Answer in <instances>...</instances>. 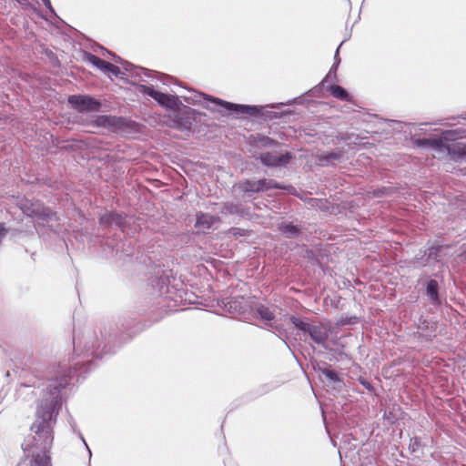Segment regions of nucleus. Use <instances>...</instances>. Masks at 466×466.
I'll return each mask as SVG.
<instances>
[{
	"label": "nucleus",
	"instance_id": "9b49d317",
	"mask_svg": "<svg viewBox=\"0 0 466 466\" xmlns=\"http://www.w3.org/2000/svg\"><path fill=\"white\" fill-rule=\"evenodd\" d=\"M257 312L259 317L266 321L267 324H270V322L274 319L275 315L273 311H271L268 307L259 306L257 309Z\"/></svg>",
	"mask_w": 466,
	"mask_h": 466
},
{
	"label": "nucleus",
	"instance_id": "9d476101",
	"mask_svg": "<svg viewBox=\"0 0 466 466\" xmlns=\"http://www.w3.org/2000/svg\"><path fill=\"white\" fill-rule=\"evenodd\" d=\"M223 213L244 215V209L240 204L228 202L223 207Z\"/></svg>",
	"mask_w": 466,
	"mask_h": 466
},
{
	"label": "nucleus",
	"instance_id": "4468645a",
	"mask_svg": "<svg viewBox=\"0 0 466 466\" xmlns=\"http://www.w3.org/2000/svg\"><path fill=\"white\" fill-rule=\"evenodd\" d=\"M427 294L431 300H438V283L436 280H431L427 285Z\"/></svg>",
	"mask_w": 466,
	"mask_h": 466
},
{
	"label": "nucleus",
	"instance_id": "0eeeda50",
	"mask_svg": "<svg viewBox=\"0 0 466 466\" xmlns=\"http://www.w3.org/2000/svg\"><path fill=\"white\" fill-rule=\"evenodd\" d=\"M290 157L289 153H265L261 155L260 159L266 166L280 167L288 164Z\"/></svg>",
	"mask_w": 466,
	"mask_h": 466
},
{
	"label": "nucleus",
	"instance_id": "20e7f679",
	"mask_svg": "<svg viewBox=\"0 0 466 466\" xmlns=\"http://www.w3.org/2000/svg\"><path fill=\"white\" fill-rule=\"evenodd\" d=\"M138 91L154 98L160 106L168 109H177L179 106L177 96L156 91L152 86L140 85Z\"/></svg>",
	"mask_w": 466,
	"mask_h": 466
},
{
	"label": "nucleus",
	"instance_id": "1a4fd4ad",
	"mask_svg": "<svg viewBox=\"0 0 466 466\" xmlns=\"http://www.w3.org/2000/svg\"><path fill=\"white\" fill-rule=\"evenodd\" d=\"M309 334L310 335L311 339L319 344H323L328 339V331L327 329L322 326H311L309 327L308 330Z\"/></svg>",
	"mask_w": 466,
	"mask_h": 466
},
{
	"label": "nucleus",
	"instance_id": "c756f323",
	"mask_svg": "<svg viewBox=\"0 0 466 466\" xmlns=\"http://www.w3.org/2000/svg\"><path fill=\"white\" fill-rule=\"evenodd\" d=\"M463 254L466 256V249L464 250Z\"/></svg>",
	"mask_w": 466,
	"mask_h": 466
},
{
	"label": "nucleus",
	"instance_id": "f257e3e1",
	"mask_svg": "<svg viewBox=\"0 0 466 466\" xmlns=\"http://www.w3.org/2000/svg\"><path fill=\"white\" fill-rule=\"evenodd\" d=\"M66 378L55 386V390L51 393L49 400H46L45 407L41 405L37 410V420L32 425V431L35 432L34 441L31 444H23L24 451L29 452L31 450H38L40 452L33 451L32 466H50V458L47 455L53 443L52 434V416L54 405L58 398V388L66 384Z\"/></svg>",
	"mask_w": 466,
	"mask_h": 466
},
{
	"label": "nucleus",
	"instance_id": "393cba45",
	"mask_svg": "<svg viewBox=\"0 0 466 466\" xmlns=\"http://www.w3.org/2000/svg\"><path fill=\"white\" fill-rule=\"evenodd\" d=\"M45 5H46V6L50 11H53L52 6H51V2H50V0H48V1L45 4Z\"/></svg>",
	"mask_w": 466,
	"mask_h": 466
},
{
	"label": "nucleus",
	"instance_id": "5701e85b",
	"mask_svg": "<svg viewBox=\"0 0 466 466\" xmlns=\"http://www.w3.org/2000/svg\"><path fill=\"white\" fill-rule=\"evenodd\" d=\"M5 228L3 227L2 224H0V241L2 240L3 237L5 235Z\"/></svg>",
	"mask_w": 466,
	"mask_h": 466
},
{
	"label": "nucleus",
	"instance_id": "412c9836",
	"mask_svg": "<svg viewBox=\"0 0 466 466\" xmlns=\"http://www.w3.org/2000/svg\"><path fill=\"white\" fill-rule=\"evenodd\" d=\"M155 76H158L160 81H162L164 84H166V80L168 79V76H165V75H161L159 73H155Z\"/></svg>",
	"mask_w": 466,
	"mask_h": 466
},
{
	"label": "nucleus",
	"instance_id": "b1692460",
	"mask_svg": "<svg viewBox=\"0 0 466 466\" xmlns=\"http://www.w3.org/2000/svg\"><path fill=\"white\" fill-rule=\"evenodd\" d=\"M141 71L144 73L146 76H151V73L147 69L141 68Z\"/></svg>",
	"mask_w": 466,
	"mask_h": 466
},
{
	"label": "nucleus",
	"instance_id": "dca6fc26",
	"mask_svg": "<svg viewBox=\"0 0 466 466\" xmlns=\"http://www.w3.org/2000/svg\"><path fill=\"white\" fill-rule=\"evenodd\" d=\"M290 320L296 328H298L299 329L305 331V332H308V330L310 327V325L309 323L303 322L302 320H300L299 319H297L295 317H291Z\"/></svg>",
	"mask_w": 466,
	"mask_h": 466
},
{
	"label": "nucleus",
	"instance_id": "f3484780",
	"mask_svg": "<svg viewBox=\"0 0 466 466\" xmlns=\"http://www.w3.org/2000/svg\"><path fill=\"white\" fill-rule=\"evenodd\" d=\"M280 229L289 238L295 236L299 232V229L292 225H284Z\"/></svg>",
	"mask_w": 466,
	"mask_h": 466
},
{
	"label": "nucleus",
	"instance_id": "cd10ccee",
	"mask_svg": "<svg viewBox=\"0 0 466 466\" xmlns=\"http://www.w3.org/2000/svg\"><path fill=\"white\" fill-rule=\"evenodd\" d=\"M363 385L367 388H369V383L363 382Z\"/></svg>",
	"mask_w": 466,
	"mask_h": 466
},
{
	"label": "nucleus",
	"instance_id": "7ed1b4c3",
	"mask_svg": "<svg viewBox=\"0 0 466 466\" xmlns=\"http://www.w3.org/2000/svg\"><path fill=\"white\" fill-rule=\"evenodd\" d=\"M423 144L428 145L433 151L434 157H442L444 156H451L454 159L466 160V145L460 143L446 144L442 139H429L425 140Z\"/></svg>",
	"mask_w": 466,
	"mask_h": 466
},
{
	"label": "nucleus",
	"instance_id": "39448f33",
	"mask_svg": "<svg viewBox=\"0 0 466 466\" xmlns=\"http://www.w3.org/2000/svg\"><path fill=\"white\" fill-rule=\"evenodd\" d=\"M68 102L79 112H96L100 108V102L88 96H70Z\"/></svg>",
	"mask_w": 466,
	"mask_h": 466
},
{
	"label": "nucleus",
	"instance_id": "bb28decb",
	"mask_svg": "<svg viewBox=\"0 0 466 466\" xmlns=\"http://www.w3.org/2000/svg\"><path fill=\"white\" fill-rule=\"evenodd\" d=\"M114 58H115L116 62L122 63V60H121L120 57H118V56L116 57V56H114Z\"/></svg>",
	"mask_w": 466,
	"mask_h": 466
},
{
	"label": "nucleus",
	"instance_id": "c85d7f7f",
	"mask_svg": "<svg viewBox=\"0 0 466 466\" xmlns=\"http://www.w3.org/2000/svg\"><path fill=\"white\" fill-rule=\"evenodd\" d=\"M44 4H46L48 0H42Z\"/></svg>",
	"mask_w": 466,
	"mask_h": 466
},
{
	"label": "nucleus",
	"instance_id": "6e6552de",
	"mask_svg": "<svg viewBox=\"0 0 466 466\" xmlns=\"http://www.w3.org/2000/svg\"><path fill=\"white\" fill-rule=\"evenodd\" d=\"M218 219L208 214H199L197 217L196 227L198 230L206 231L209 229Z\"/></svg>",
	"mask_w": 466,
	"mask_h": 466
},
{
	"label": "nucleus",
	"instance_id": "aec40b11",
	"mask_svg": "<svg viewBox=\"0 0 466 466\" xmlns=\"http://www.w3.org/2000/svg\"><path fill=\"white\" fill-rule=\"evenodd\" d=\"M339 157H340L339 154H338V153H330V154L327 155L326 157H324L323 158L326 161H331L333 159H339Z\"/></svg>",
	"mask_w": 466,
	"mask_h": 466
},
{
	"label": "nucleus",
	"instance_id": "2eb2a0df",
	"mask_svg": "<svg viewBox=\"0 0 466 466\" xmlns=\"http://www.w3.org/2000/svg\"><path fill=\"white\" fill-rule=\"evenodd\" d=\"M321 374L324 375L325 378L330 382L340 383L341 381L339 378V375L334 370L323 369L321 370Z\"/></svg>",
	"mask_w": 466,
	"mask_h": 466
},
{
	"label": "nucleus",
	"instance_id": "f03ea898",
	"mask_svg": "<svg viewBox=\"0 0 466 466\" xmlns=\"http://www.w3.org/2000/svg\"><path fill=\"white\" fill-rule=\"evenodd\" d=\"M186 100L192 103H201L202 100L205 102H210L211 105L208 104L206 105V107L210 111H218L219 113H222V110L218 107L224 108L227 111H233L236 114L254 115L259 111L256 106L232 104L204 94H196L194 95V97H187Z\"/></svg>",
	"mask_w": 466,
	"mask_h": 466
},
{
	"label": "nucleus",
	"instance_id": "f8f14e48",
	"mask_svg": "<svg viewBox=\"0 0 466 466\" xmlns=\"http://www.w3.org/2000/svg\"><path fill=\"white\" fill-rule=\"evenodd\" d=\"M329 91H330L331 95L334 97H336V98H339V99H341V100H348L349 99L348 92L344 88L339 86H330Z\"/></svg>",
	"mask_w": 466,
	"mask_h": 466
},
{
	"label": "nucleus",
	"instance_id": "a878e982",
	"mask_svg": "<svg viewBox=\"0 0 466 466\" xmlns=\"http://www.w3.org/2000/svg\"><path fill=\"white\" fill-rule=\"evenodd\" d=\"M451 135V132H447L444 134V139L445 140H448L449 139V136Z\"/></svg>",
	"mask_w": 466,
	"mask_h": 466
},
{
	"label": "nucleus",
	"instance_id": "423d86ee",
	"mask_svg": "<svg viewBox=\"0 0 466 466\" xmlns=\"http://www.w3.org/2000/svg\"><path fill=\"white\" fill-rule=\"evenodd\" d=\"M238 187L243 192L258 193L271 188H281L273 179L246 180L238 184Z\"/></svg>",
	"mask_w": 466,
	"mask_h": 466
},
{
	"label": "nucleus",
	"instance_id": "6ab92c4d",
	"mask_svg": "<svg viewBox=\"0 0 466 466\" xmlns=\"http://www.w3.org/2000/svg\"><path fill=\"white\" fill-rule=\"evenodd\" d=\"M342 43L339 45V46L337 48V51H336V54H335V63L334 65L332 66L331 69L329 70V74L327 75V77H329L330 75L334 72H336L337 70V67H338V65L339 64V47L341 46Z\"/></svg>",
	"mask_w": 466,
	"mask_h": 466
},
{
	"label": "nucleus",
	"instance_id": "a211bd4d",
	"mask_svg": "<svg viewBox=\"0 0 466 466\" xmlns=\"http://www.w3.org/2000/svg\"><path fill=\"white\" fill-rule=\"evenodd\" d=\"M104 73L106 74H108V75H114V76H118L120 74V69L110 64V63H107L106 68L103 70Z\"/></svg>",
	"mask_w": 466,
	"mask_h": 466
},
{
	"label": "nucleus",
	"instance_id": "4be33fe9",
	"mask_svg": "<svg viewBox=\"0 0 466 466\" xmlns=\"http://www.w3.org/2000/svg\"><path fill=\"white\" fill-rule=\"evenodd\" d=\"M271 142H272V141H271L268 137H263V138L261 139V143H262V145H264V146H268V145L271 144Z\"/></svg>",
	"mask_w": 466,
	"mask_h": 466
},
{
	"label": "nucleus",
	"instance_id": "ddd939ff",
	"mask_svg": "<svg viewBox=\"0 0 466 466\" xmlns=\"http://www.w3.org/2000/svg\"><path fill=\"white\" fill-rule=\"evenodd\" d=\"M86 60H87V62H89L94 66L100 69L101 71H103L107 65V62H106V61L100 59L99 57H97L94 55H91V54L86 55Z\"/></svg>",
	"mask_w": 466,
	"mask_h": 466
}]
</instances>
